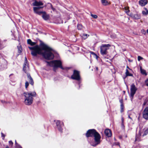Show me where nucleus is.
Masks as SVG:
<instances>
[{
    "label": "nucleus",
    "instance_id": "11",
    "mask_svg": "<svg viewBox=\"0 0 148 148\" xmlns=\"http://www.w3.org/2000/svg\"><path fill=\"white\" fill-rule=\"evenodd\" d=\"M23 69L25 73H26L29 70L28 64L26 62H24Z\"/></svg>",
    "mask_w": 148,
    "mask_h": 148
},
{
    "label": "nucleus",
    "instance_id": "9",
    "mask_svg": "<svg viewBox=\"0 0 148 148\" xmlns=\"http://www.w3.org/2000/svg\"><path fill=\"white\" fill-rule=\"evenodd\" d=\"M71 78L73 79L79 81L80 79L79 72L76 70H74L73 74L71 76Z\"/></svg>",
    "mask_w": 148,
    "mask_h": 148
},
{
    "label": "nucleus",
    "instance_id": "47",
    "mask_svg": "<svg viewBox=\"0 0 148 148\" xmlns=\"http://www.w3.org/2000/svg\"><path fill=\"white\" fill-rule=\"evenodd\" d=\"M127 68H129V67H128V66H127Z\"/></svg>",
    "mask_w": 148,
    "mask_h": 148
},
{
    "label": "nucleus",
    "instance_id": "45",
    "mask_svg": "<svg viewBox=\"0 0 148 148\" xmlns=\"http://www.w3.org/2000/svg\"><path fill=\"white\" fill-rule=\"evenodd\" d=\"M1 102H2V103H3L4 102H5V101H1Z\"/></svg>",
    "mask_w": 148,
    "mask_h": 148
},
{
    "label": "nucleus",
    "instance_id": "41",
    "mask_svg": "<svg viewBox=\"0 0 148 148\" xmlns=\"http://www.w3.org/2000/svg\"><path fill=\"white\" fill-rule=\"evenodd\" d=\"M144 110H147V112L148 113V107H147V108H146Z\"/></svg>",
    "mask_w": 148,
    "mask_h": 148
},
{
    "label": "nucleus",
    "instance_id": "39",
    "mask_svg": "<svg viewBox=\"0 0 148 148\" xmlns=\"http://www.w3.org/2000/svg\"><path fill=\"white\" fill-rule=\"evenodd\" d=\"M95 70L96 71H97L98 70V68L97 67H95Z\"/></svg>",
    "mask_w": 148,
    "mask_h": 148
},
{
    "label": "nucleus",
    "instance_id": "21",
    "mask_svg": "<svg viewBox=\"0 0 148 148\" xmlns=\"http://www.w3.org/2000/svg\"><path fill=\"white\" fill-rule=\"evenodd\" d=\"M128 117L131 119H132V117L131 116V115L132 114H134V113L132 112L131 111H129L128 112Z\"/></svg>",
    "mask_w": 148,
    "mask_h": 148
},
{
    "label": "nucleus",
    "instance_id": "15",
    "mask_svg": "<svg viewBox=\"0 0 148 148\" xmlns=\"http://www.w3.org/2000/svg\"><path fill=\"white\" fill-rule=\"evenodd\" d=\"M147 110H144L143 113V117L146 119H148V113Z\"/></svg>",
    "mask_w": 148,
    "mask_h": 148
},
{
    "label": "nucleus",
    "instance_id": "26",
    "mask_svg": "<svg viewBox=\"0 0 148 148\" xmlns=\"http://www.w3.org/2000/svg\"><path fill=\"white\" fill-rule=\"evenodd\" d=\"M48 5L49 6H50L51 9L53 11L55 10V9L53 7L52 5L50 3H48Z\"/></svg>",
    "mask_w": 148,
    "mask_h": 148
},
{
    "label": "nucleus",
    "instance_id": "18",
    "mask_svg": "<svg viewBox=\"0 0 148 148\" xmlns=\"http://www.w3.org/2000/svg\"><path fill=\"white\" fill-rule=\"evenodd\" d=\"M101 2L104 5H107L110 4V3L107 0H101Z\"/></svg>",
    "mask_w": 148,
    "mask_h": 148
},
{
    "label": "nucleus",
    "instance_id": "14",
    "mask_svg": "<svg viewBox=\"0 0 148 148\" xmlns=\"http://www.w3.org/2000/svg\"><path fill=\"white\" fill-rule=\"evenodd\" d=\"M105 135L108 137H110L112 136L111 131L109 129H106L105 131Z\"/></svg>",
    "mask_w": 148,
    "mask_h": 148
},
{
    "label": "nucleus",
    "instance_id": "20",
    "mask_svg": "<svg viewBox=\"0 0 148 148\" xmlns=\"http://www.w3.org/2000/svg\"><path fill=\"white\" fill-rule=\"evenodd\" d=\"M140 72L142 74L145 75H147V74L146 73L145 71V70L143 69L141 66H140Z\"/></svg>",
    "mask_w": 148,
    "mask_h": 148
},
{
    "label": "nucleus",
    "instance_id": "31",
    "mask_svg": "<svg viewBox=\"0 0 148 148\" xmlns=\"http://www.w3.org/2000/svg\"><path fill=\"white\" fill-rule=\"evenodd\" d=\"M148 133V128L144 132V134L143 135V136L146 135Z\"/></svg>",
    "mask_w": 148,
    "mask_h": 148
},
{
    "label": "nucleus",
    "instance_id": "2",
    "mask_svg": "<svg viewBox=\"0 0 148 148\" xmlns=\"http://www.w3.org/2000/svg\"><path fill=\"white\" fill-rule=\"evenodd\" d=\"M87 137H94V140L90 143L91 145L93 146H95L99 144L100 141L101 136L99 133L95 129H91L88 130L86 134Z\"/></svg>",
    "mask_w": 148,
    "mask_h": 148
},
{
    "label": "nucleus",
    "instance_id": "16",
    "mask_svg": "<svg viewBox=\"0 0 148 148\" xmlns=\"http://www.w3.org/2000/svg\"><path fill=\"white\" fill-rule=\"evenodd\" d=\"M147 1L146 0H141L139 1L140 5L143 6L145 5L147 3Z\"/></svg>",
    "mask_w": 148,
    "mask_h": 148
},
{
    "label": "nucleus",
    "instance_id": "42",
    "mask_svg": "<svg viewBox=\"0 0 148 148\" xmlns=\"http://www.w3.org/2000/svg\"><path fill=\"white\" fill-rule=\"evenodd\" d=\"M25 62H27V59L26 57L25 58Z\"/></svg>",
    "mask_w": 148,
    "mask_h": 148
},
{
    "label": "nucleus",
    "instance_id": "25",
    "mask_svg": "<svg viewBox=\"0 0 148 148\" xmlns=\"http://www.w3.org/2000/svg\"><path fill=\"white\" fill-rule=\"evenodd\" d=\"M77 28L79 30H81L82 28V26L81 24H78L77 25Z\"/></svg>",
    "mask_w": 148,
    "mask_h": 148
},
{
    "label": "nucleus",
    "instance_id": "17",
    "mask_svg": "<svg viewBox=\"0 0 148 148\" xmlns=\"http://www.w3.org/2000/svg\"><path fill=\"white\" fill-rule=\"evenodd\" d=\"M144 10L142 11V13L143 15L146 16L148 14V9L145 8H144Z\"/></svg>",
    "mask_w": 148,
    "mask_h": 148
},
{
    "label": "nucleus",
    "instance_id": "22",
    "mask_svg": "<svg viewBox=\"0 0 148 148\" xmlns=\"http://www.w3.org/2000/svg\"><path fill=\"white\" fill-rule=\"evenodd\" d=\"M125 74L126 76H132V75L131 74H130L129 73L127 69L126 70V71L125 72Z\"/></svg>",
    "mask_w": 148,
    "mask_h": 148
},
{
    "label": "nucleus",
    "instance_id": "46",
    "mask_svg": "<svg viewBox=\"0 0 148 148\" xmlns=\"http://www.w3.org/2000/svg\"><path fill=\"white\" fill-rule=\"evenodd\" d=\"M147 33H148V29H147Z\"/></svg>",
    "mask_w": 148,
    "mask_h": 148
},
{
    "label": "nucleus",
    "instance_id": "10",
    "mask_svg": "<svg viewBox=\"0 0 148 148\" xmlns=\"http://www.w3.org/2000/svg\"><path fill=\"white\" fill-rule=\"evenodd\" d=\"M56 125L58 130L62 132V127L63 125V123L60 121H57L56 122Z\"/></svg>",
    "mask_w": 148,
    "mask_h": 148
},
{
    "label": "nucleus",
    "instance_id": "4",
    "mask_svg": "<svg viewBox=\"0 0 148 148\" xmlns=\"http://www.w3.org/2000/svg\"><path fill=\"white\" fill-rule=\"evenodd\" d=\"M43 8L42 6L34 7H33V10L34 13L39 15H41L42 14V18L44 20L47 21L50 18L49 15L47 14L46 12L45 11H39V9Z\"/></svg>",
    "mask_w": 148,
    "mask_h": 148
},
{
    "label": "nucleus",
    "instance_id": "8",
    "mask_svg": "<svg viewBox=\"0 0 148 148\" xmlns=\"http://www.w3.org/2000/svg\"><path fill=\"white\" fill-rule=\"evenodd\" d=\"M137 88L134 84H132L131 86L130 96L132 101L134 95L136 93Z\"/></svg>",
    "mask_w": 148,
    "mask_h": 148
},
{
    "label": "nucleus",
    "instance_id": "12",
    "mask_svg": "<svg viewBox=\"0 0 148 148\" xmlns=\"http://www.w3.org/2000/svg\"><path fill=\"white\" fill-rule=\"evenodd\" d=\"M32 4L33 5L37 6L42 5H43V3L41 1H35Z\"/></svg>",
    "mask_w": 148,
    "mask_h": 148
},
{
    "label": "nucleus",
    "instance_id": "32",
    "mask_svg": "<svg viewBox=\"0 0 148 148\" xmlns=\"http://www.w3.org/2000/svg\"><path fill=\"white\" fill-rule=\"evenodd\" d=\"M32 42V41L30 39H28L27 40V42L28 44L30 45H31Z\"/></svg>",
    "mask_w": 148,
    "mask_h": 148
},
{
    "label": "nucleus",
    "instance_id": "28",
    "mask_svg": "<svg viewBox=\"0 0 148 148\" xmlns=\"http://www.w3.org/2000/svg\"><path fill=\"white\" fill-rule=\"evenodd\" d=\"M18 53L20 54L22 51V49L20 47H18Z\"/></svg>",
    "mask_w": 148,
    "mask_h": 148
},
{
    "label": "nucleus",
    "instance_id": "35",
    "mask_svg": "<svg viewBox=\"0 0 148 148\" xmlns=\"http://www.w3.org/2000/svg\"><path fill=\"white\" fill-rule=\"evenodd\" d=\"M1 134L2 137H3V139H4V137L5 136V135L3 133H1Z\"/></svg>",
    "mask_w": 148,
    "mask_h": 148
},
{
    "label": "nucleus",
    "instance_id": "36",
    "mask_svg": "<svg viewBox=\"0 0 148 148\" xmlns=\"http://www.w3.org/2000/svg\"><path fill=\"white\" fill-rule=\"evenodd\" d=\"M120 102L121 103V104H123V99H121L120 100Z\"/></svg>",
    "mask_w": 148,
    "mask_h": 148
},
{
    "label": "nucleus",
    "instance_id": "38",
    "mask_svg": "<svg viewBox=\"0 0 148 148\" xmlns=\"http://www.w3.org/2000/svg\"><path fill=\"white\" fill-rule=\"evenodd\" d=\"M92 54H93L94 55H95L97 57V55L95 53H94L93 52H90Z\"/></svg>",
    "mask_w": 148,
    "mask_h": 148
},
{
    "label": "nucleus",
    "instance_id": "43",
    "mask_svg": "<svg viewBox=\"0 0 148 148\" xmlns=\"http://www.w3.org/2000/svg\"><path fill=\"white\" fill-rule=\"evenodd\" d=\"M121 120H122V123H123V120H124V119H123V118H122V119H121Z\"/></svg>",
    "mask_w": 148,
    "mask_h": 148
},
{
    "label": "nucleus",
    "instance_id": "34",
    "mask_svg": "<svg viewBox=\"0 0 148 148\" xmlns=\"http://www.w3.org/2000/svg\"><path fill=\"white\" fill-rule=\"evenodd\" d=\"M145 83L146 84V85L147 86H148V79L146 81Z\"/></svg>",
    "mask_w": 148,
    "mask_h": 148
},
{
    "label": "nucleus",
    "instance_id": "33",
    "mask_svg": "<svg viewBox=\"0 0 148 148\" xmlns=\"http://www.w3.org/2000/svg\"><path fill=\"white\" fill-rule=\"evenodd\" d=\"M143 58L140 56H138V61H140V60H142Z\"/></svg>",
    "mask_w": 148,
    "mask_h": 148
},
{
    "label": "nucleus",
    "instance_id": "24",
    "mask_svg": "<svg viewBox=\"0 0 148 148\" xmlns=\"http://www.w3.org/2000/svg\"><path fill=\"white\" fill-rule=\"evenodd\" d=\"M139 135H136V140H137L139 138V137L141 135V131H140L139 132Z\"/></svg>",
    "mask_w": 148,
    "mask_h": 148
},
{
    "label": "nucleus",
    "instance_id": "6",
    "mask_svg": "<svg viewBox=\"0 0 148 148\" xmlns=\"http://www.w3.org/2000/svg\"><path fill=\"white\" fill-rule=\"evenodd\" d=\"M121 6L122 7V9H124L125 10V12L127 14L129 15L128 14L129 13L130 10L129 9V7H128L125 6L124 7V8H123L122 5H121ZM130 15V16L132 18L136 19H139L140 18V15L139 14H131L130 15Z\"/></svg>",
    "mask_w": 148,
    "mask_h": 148
},
{
    "label": "nucleus",
    "instance_id": "1",
    "mask_svg": "<svg viewBox=\"0 0 148 148\" xmlns=\"http://www.w3.org/2000/svg\"><path fill=\"white\" fill-rule=\"evenodd\" d=\"M31 45L34 46L29 47L31 51V54L33 56H36L37 55H41L45 59L51 60L53 59L54 55L52 53V49L48 45L43 42H41L38 45L36 42L32 41Z\"/></svg>",
    "mask_w": 148,
    "mask_h": 148
},
{
    "label": "nucleus",
    "instance_id": "5",
    "mask_svg": "<svg viewBox=\"0 0 148 148\" xmlns=\"http://www.w3.org/2000/svg\"><path fill=\"white\" fill-rule=\"evenodd\" d=\"M47 62L48 65L50 66H53L55 68L59 67L62 69H63L62 66V62L60 60H56Z\"/></svg>",
    "mask_w": 148,
    "mask_h": 148
},
{
    "label": "nucleus",
    "instance_id": "27",
    "mask_svg": "<svg viewBox=\"0 0 148 148\" xmlns=\"http://www.w3.org/2000/svg\"><path fill=\"white\" fill-rule=\"evenodd\" d=\"M148 101V97H146L145 100V101L143 104L144 106L145 105L147 102Z\"/></svg>",
    "mask_w": 148,
    "mask_h": 148
},
{
    "label": "nucleus",
    "instance_id": "19",
    "mask_svg": "<svg viewBox=\"0 0 148 148\" xmlns=\"http://www.w3.org/2000/svg\"><path fill=\"white\" fill-rule=\"evenodd\" d=\"M89 36V35L85 34H83L81 35L82 37L84 39H86Z\"/></svg>",
    "mask_w": 148,
    "mask_h": 148
},
{
    "label": "nucleus",
    "instance_id": "48",
    "mask_svg": "<svg viewBox=\"0 0 148 148\" xmlns=\"http://www.w3.org/2000/svg\"><path fill=\"white\" fill-rule=\"evenodd\" d=\"M15 143H16V140H15Z\"/></svg>",
    "mask_w": 148,
    "mask_h": 148
},
{
    "label": "nucleus",
    "instance_id": "37",
    "mask_svg": "<svg viewBox=\"0 0 148 148\" xmlns=\"http://www.w3.org/2000/svg\"><path fill=\"white\" fill-rule=\"evenodd\" d=\"M9 143L10 145H13V143L11 141H9Z\"/></svg>",
    "mask_w": 148,
    "mask_h": 148
},
{
    "label": "nucleus",
    "instance_id": "40",
    "mask_svg": "<svg viewBox=\"0 0 148 148\" xmlns=\"http://www.w3.org/2000/svg\"><path fill=\"white\" fill-rule=\"evenodd\" d=\"M17 147H18V148H22V147L20 145H18L17 146Z\"/></svg>",
    "mask_w": 148,
    "mask_h": 148
},
{
    "label": "nucleus",
    "instance_id": "23",
    "mask_svg": "<svg viewBox=\"0 0 148 148\" xmlns=\"http://www.w3.org/2000/svg\"><path fill=\"white\" fill-rule=\"evenodd\" d=\"M120 107H121L120 111H121V112L122 113V112H123L124 110V107L123 104H121Z\"/></svg>",
    "mask_w": 148,
    "mask_h": 148
},
{
    "label": "nucleus",
    "instance_id": "13",
    "mask_svg": "<svg viewBox=\"0 0 148 148\" xmlns=\"http://www.w3.org/2000/svg\"><path fill=\"white\" fill-rule=\"evenodd\" d=\"M27 77L28 78V80H29L30 83L32 85H33L34 84V82L33 80L31 77L30 75L29 74H27Z\"/></svg>",
    "mask_w": 148,
    "mask_h": 148
},
{
    "label": "nucleus",
    "instance_id": "3",
    "mask_svg": "<svg viewBox=\"0 0 148 148\" xmlns=\"http://www.w3.org/2000/svg\"><path fill=\"white\" fill-rule=\"evenodd\" d=\"M23 95L25 97L24 103L26 105L29 106L32 103L33 97L36 96V94L35 91L25 92Z\"/></svg>",
    "mask_w": 148,
    "mask_h": 148
},
{
    "label": "nucleus",
    "instance_id": "29",
    "mask_svg": "<svg viewBox=\"0 0 148 148\" xmlns=\"http://www.w3.org/2000/svg\"><path fill=\"white\" fill-rule=\"evenodd\" d=\"M90 15L92 17L94 18H97V16L96 15L93 14H91Z\"/></svg>",
    "mask_w": 148,
    "mask_h": 148
},
{
    "label": "nucleus",
    "instance_id": "30",
    "mask_svg": "<svg viewBox=\"0 0 148 148\" xmlns=\"http://www.w3.org/2000/svg\"><path fill=\"white\" fill-rule=\"evenodd\" d=\"M29 85V83L27 81H26L25 83V88L26 89H27L28 86Z\"/></svg>",
    "mask_w": 148,
    "mask_h": 148
},
{
    "label": "nucleus",
    "instance_id": "7",
    "mask_svg": "<svg viewBox=\"0 0 148 148\" xmlns=\"http://www.w3.org/2000/svg\"><path fill=\"white\" fill-rule=\"evenodd\" d=\"M111 46L109 44L102 45L100 47V52L102 55H106L107 53V50Z\"/></svg>",
    "mask_w": 148,
    "mask_h": 148
},
{
    "label": "nucleus",
    "instance_id": "44",
    "mask_svg": "<svg viewBox=\"0 0 148 148\" xmlns=\"http://www.w3.org/2000/svg\"><path fill=\"white\" fill-rule=\"evenodd\" d=\"M5 148H9V147H8V146H6Z\"/></svg>",
    "mask_w": 148,
    "mask_h": 148
}]
</instances>
